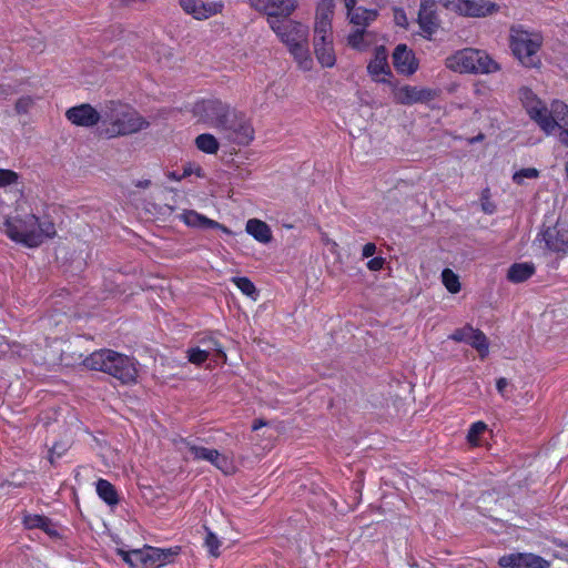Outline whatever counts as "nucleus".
<instances>
[{
	"label": "nucleus",
	"instance_id": "nucleus-1",
	"mask_svg": "<svg viewBox=\"0 0 568 568\" xmlns=\"http://www.w3.org/2000/svg\"><path fill=\"white\" fill-rule=\"evenodd\" d=\"M271 29L287 48L298 69L311 71L314 61L308 47V26L293 19L271 20Z\"/></svg>",
	"mask_w": 568,
	"mask_h": 568
},
{
	"label": "nucleus",
	"instance_id": "nucleus-2",
	"mask_svg": "<svg viewBox=\"0 0 568 568\" xmlns=\"http://www.w3.org/2000/svg\"><path fill=\"white\" fill-rule=\"evenodd\" d=\"M4 233L14 242L37 247L55 235L54 223L32 213H17L4 221Z\"/></svg>",
	"mask_w": 568,
	"mask_h": 568
},
{
	"label": "nucleus",
	"instance_id": "nucleus-3",
	"mask_svg": "<svg viewBox=\"0 0 568 568\" xmlns=\"http://www.w3.org/2000/svg\"><path fill=\"white\" fill-rule=\"evenodd\" d=\"M148 125L149 122L129 104L111 102L102 111L101 133L108 138L133 134Z\"/></svg>",
	"mask_w": 568,
	"mask_h": 568
},
{
	"label": "nucleus",
	"instance_id": "nucleus-4",
	"mask_svg": "<svg viewBox=\"0 0 568 568\" xmlns=\"http://www.w3.org/2000/svg\"><path fill=\"white\" fill-rule=\"evenodd\" d=\"M83 364L90 369L108 373L123 383L134 382L138 376L135 361L112 349L93 352Z\"/></svg>",
	"mask_w": 568,
	"mask_h": 568
},
{
	"label": "nucleus",
	"instance_id": "nucleus-5",
	"mask_svg": "<svg viewBox=\"0 0 568 568\" xmlns=\"http://www.w3.org/2000/svg\"><path fill=\"white\" fill-rule=\"evenodd\" d=\"M544 43L541 32L526 29L521 26L511 27L509 31V48L518 62L529 69L541 65L539 51Z\"/></svg>",
	"mask_w": 568,
	"mask_h": 568
},
{
	"label": "nucleus",
	"instance_id": "nucleus-6",
	"mask_svg": "<svg viewBox=\"0 0 568 568\" xmlns=\"http://www.w3.org/2000/svg\"><path fill=\"white\" fill-rule=\"evenodd\" d=\"M445 65L453 72L469 74H489L500 70V65L486 51L465 48L449 54Z\"/></svg>",
	"mask_w": 568,
	"mask_h": 568
},
{
	"label": "nucleus",
	"instance_id": "nucleus-7",
	"mask_svg": "<svg viewBox=\"0 0 568 568\" xmlns=\"http://www.w3.org/2000/svg\"><path fill=\"white\" fill-rule=\"evenodd\" d=\"M178 554V549L143 547L133 550H119L121 558L131 568H159L166 565L173 556Z\"/></svg>",
	"mask_w": 568,
	"mask_h": 568
},
{
	"label": "nucleus",
	"instance_id": "nucleus-8",
	"mask_svg": "<svg viewBox=\"0 0 568 568\" xmlns=\"http://www.w3.org/2000/svg\"><path fill=\"white\" fill-rule=\"evenodd\" d=\"M234 110L226 103L207 99L197 101L193 106V114L197 121L222 132L230 123V116Z\"/></svg>",
	"mask_w": 568,
	"mask_h": 568
},
{
	"label": "nucleus",
	"instance_id": "nucleus-9",
	"mask_svg": "<svg viewBox=\"0 0 568 568\" xmlns=\"http://www.w3.org/2000/svg\"><path fill=\"white\" fill-rule=\"evenodd\" d=\"M175 446L185 459L210 462L224 474H231L234 470L232 459L215 449L196 446L183 438L176 440Z\"/></svg>",
	"mask_w": 568,
	"mask_h": 568
},
{
	"label": "nucleus",
	"instance_id": "nucleus-10",
	"mask_svg": "<svg viewBox=\"0 0 568 568\" xmlns=\"http://www.w3.org/2000/svg\"><path fill=\"white\" fill-rule=\"evenodd\" d=\"M518 97L529 116L545 133H550L555 128V122L550 119L552 115V102L548 109L532 90L526 87L519 89Z\"/></svg>",
	"mask_w": 568,
	"mask_h": 568
},
{
	"label": "nucleus",
	"instance_id": "nucleus-11",
	"mask_svg": "<svg viewBox=\"0 0 568 568\" xmlns=\"http://www.w3.org/2000/svg\"><path fill=\"white\" fill-rule=\"evenodd\" d=\"M447 10L460 16L484 18L498 12L499 7L490 0H440Z\"/></svg>",
	"mask_w": 568,
	"mask_h": 568
},
{
	"label": "nucleus",
	"instance_id": "nucleus-12",
	"mask_svg": "<svg viewBox=\"0 0 568 568\" xmlns=\"http://www.w3.org/2000/svg\"><path fill=\"white\" fill-rule=\"evenodd\" d=\"M367 73L376 83L393 84V72L388 63V52L384 45L374 49L373 57L367 63Z\"/></svg>",
	"mask_w": 568,
	"mask_h": 568
},
{
	"label": "nucleus",
	"instance_id": "nucleus-13",
	"mask_svg": "<svg viewBox=\"0 0 568 568\" xmlns=\"http://www.w3.org/2000/svg\"><path fill=\"white\" fill-rule=\"evenodd\" d=\"M392 88L393 99L399 104H415L418 102H428L436 97V91L425 87L398 85L396 82L389 85Z\"/></svg>",
	"mask_w": 568,
	"mask_h": 568
},
{
	"label": "nucleus",
	"instance_id": "nucleus-14",
	"mask_svg": "<svg viewBox=\"0 0 568 568\" xmlns=\"http://www.w3.org/2000/svg\"><path fill=\"white\" fill-rule=\"evenodd\" d=\"M252 8L267 16V22L271 27V20H282L288 18L297 8L296 0H248Z\"/></svg>",
	"mask_w": 568,
	"mask_h": 568
},
{
	"label": "nucleus",
	"instance_id": "nucleus-15",
	"mask_svg": "<svg viewBox=\"0 0 568 568\" xmlns=\"http://www.w3.org/2000/svg\"><path fill=\"white\" fill-rule=\"evenodd\" d=\"M229 120L230 123L221 132L224 133L227 139L241 144H247L253 140L254 130L241 113L234 110Z\"/></svg>",
	"mask_w": 568,
	"mask_h": 568
},
{
	"label": "nucleus",
	"instance_id": "nucleus-16",
	"mask_svg": "<svg viewBox=\"0 0 568 568\" xmlns=\"http://www.w3.org/2000/svg\"><path fill=\"white\" fill-rule=\"evenodd\" d=\"M501 568H549L550 564L531 552H511L498 559Z\"/></svg>",
	"mask_w": 568,
	"mask_h": 568
},
{
	"label": "nucleus",
	"instance_id": "nucleus-17",
	"mask_svg": "<svg viewBox=\"0 0 568 568\" xmlns=\"http://www.w3.org/2000/svg\"><path fill=\"white\" fill-rule=\"evenodd\" d=\"M435 9V0H420L417 21L422 30V36L426 39H432L439 29V20Z\"/></svg>",
	"mask_w": 568,
	"mask_h": 568
},
{
	"label": "nucleus",
	"instance_id": "nucleus-18",
	"mask_svg": "<svg viewBox=\"0 0 568 568\" xmlns=\"http://www.w3.org/2000/svg\"><path fill=\"white\" fill-rule=\"evenodd\" d=\"M65 118L74 125L78 126H93L100 123L102 129V113L98 112L90 104H80L72 106L65 112Z\"/></svg>",
	"mask_w": 568,
	"mask_h": 568
},
{
	"label": "nucleus",
	"instance_id": "nucleus-19",
	"mask_svg": "<svg viewBox=\"0 0 568 568\" xmlns=\"http://www.w3.org/2000/svg\"><path fill=\"white\" fill-rule=\"evenodd\" d=\"M393 64L399 74L413 75L419 68V61L414 51L406 44H398L393 52Z\"/></svg>",
	"mask_w": 568,
	"mask_h": 568
},
{
	"label": "nucleus",
	"instance_id": "nucleus-20",
	"mask_svg": "<svg viewBox=\"0 0 568 568\" xmlns=\"http://www.w3.org/2000/svg\"><path fill=\"white\" fill-rule=\"evenodd\" d=\"M183 10L197 20L209 19L223 9L221 1L180 0Z\"/></svg>",
	"mask_w": 568,
	"mask_h": 568
},
{
	"label": "nucleus",
	"instance_id": "nucleus-21",
	"mask_svg": "<svg viewBox=\"0 0 568 568\" xmlns=\"http://www.w3.org/2000/svg\"><path fill=\"white\" fill-rule=\"evenodd\" d=\"M547 248L555 252H564L568 248V227L562 223L547 227L540 234Z\"/></svg>",
	"mask_w": 568,
	"mask_h": 568
},
{
	"label": "nucleus",
	"instance_id": "nucleus-22",
	"mask_svg": "<svg viewBox=\"0 0 568 568\" xmlns=\"http://www.w3.org/2000/svg\"><path fill=\"white\" fill-rule=\"evenodd\" d=\"M550 119L555 122V128L547 135L558 134L559 141L568 146V106L559 100L552 101V115Z\"/></svg>",
	"mask_w": 568,
	"mask_h": 568
},
{
	"label": "nucleus",
	"instance_id": "nucleus-23",
	"mask_svg": "<svg viewBox=\"0 0 568 568\" xmlns=\"http://www.w3.org/2000/svg\"><path fill=\"white\" fill-rule=\"evenodd\" d=\"M180 219L187 226H191V227L217 229V230H221L222 232H224L225 234H231V231L226 226H224V225L220 224L219 222L213 221L193 210L184 211L183 213H181Z\"/></svg>",
	"mask_w": 568,
	"mask_h": 568
},
{
	"label": "nucleus",
	"instance_id": "nucleus-24",
	"mask_svg": "<svg viewBox=\"0 0 568 568\" xmlns=\"http://www.w3.org/2000/svg\"><path fill=\"white\" fill-rule=\"evenodd\" d=\"M314 53L323 68H333L336 63V54L333 39L313 40Z\"/></svg>",
	"mask_w": 568,
	"mask_h": 568
},
{
	"label": "nucleus",
	"instance_id": "nucleus-25",
	"mask_svg": "<svg viewBox=\"0 0 568 568\" xmlns=\"http://www.w3.org/2000/svg\"><path fill=\"white\" fill-rule=\"evenodd\" d=\"M245 231L262 244L270 243L273 237L271 227L264 221L258 219H250L246 222Z\"/></svg>",
	"mask_w": 568,
	"mask_h": 568
},
{
	"label": "nucleus",
	"instance_id": "nucleus-26",
	"mask_svg": "<svg viewBox=\"0 0 568 568\" xmlns=\"http://www.w3.org/2000/svg\"><path fill=\"white\" fill-rule=\"evenodd\" d=\"M195 346L205 351V354L216 362L219 358H222L224 362L226 361V354L224 353L222 345L211 335L200 338Z\"/></svg>",
	"mask_w": 568,
	"mask_h": 568
},
{
	"label": "nucleus",
	"instance_id": "nucleus-27",
	"mask_svg": "<svg viewBox=\"0 0 568 568\" xmlns=\"http://www.w3.org/2000/svg\"><path fill=\"white\" fill-rule=\"evenodd\" d=\"M535 273L532 263H515L508 270L507 277L510 282L520 283L528 280Z\"/></svg>",
	"mask_w": 568,
	"mask_h": 568
},
{
	"label": "nucleus",
	"instance_id": "nucleus-28",
	"mask_svg": "<svg viewBox=\"0 0 568 568\" xmlns=\"http://www.w3.org/2000/svg\"><path fill=\"white\" fill-rule=\"evenodd\" d=\"M347 18L351 23L365 28L376 20L377 11L373 9L357 7L353 12H348Z\"/></svg>",
	"mask_w": 568,
	"mask_h": 568
},
{
	"label": "nucleus",
	"instance_id": "nucleus-29",
	"mask_svg": "<svg viewBox=\"0 0 568 568\" xmlns=\"http://www.w3.org/2000/svg\"><path fill=\"white\" fill-rule=\"evenodd\" d=\"M95 490L98 496L108 505L114 506L119 503L118 493L110 481L99 479L95 484Z\"/></svg>",
	"mask_w": 568,
	"mask_h": 568
},
{
	"label": "nucleus",
	"instance_id": "nucleus-30",
	"mask_svg": "<svg viewBox=\"0 0 568 568\" xmlns=\"http://www.w3.org/2000/svg\"><path fill=\"white\" fill-rule=\"evenodd\" d=\"M372 41V33L365 31L364 28L357 29L348 34L347 44L356 50L365 51L368 49Z\"/></svg>",
	"mask_w": 568,
	"mask_h": 568
},
{
	"label": "nucleus",
	"instance_id": "nucleus-31",
	"mask_svg": "<svg viewBox=\"0 0 568 568\" xmlns=\"http://www.w3.org/2000/svg\"><path fill=\"white\" fill-rule=\"evenodd\" d=\"M195 145L200 151L206 154H215L220 149L216 138L210 133H202L196 136Z\"/></svg>",
	"mask_w": 568,
	"mask_h": 568
},
{
	"label": "nucleus",
	"instance_id": "nucleus-32",
	"mask_svg": "<svg viewBox=\"0 0 568 568\" xmlns=\"http://www.w3.org/2000/svg\"><path fill=\"white\" fill-rule=\"evenodd\" d=\"M540 176V171L536 168H523L514 172L511 180L519 186L527 185L528 180H537Z\"/></svg>",
	"mask_w": 568,
	"mask_h": 568
},
{
	"label": "nucleus",
	"instance_id": "nucleus-33",
	"mask_svg": "<svg viewBox=\"0 0 568 568\" xmlns=\"http://www.w3.org/2000/svg\"><path fill=\"white\" fill-rule=\"evenodd\" d=\"M334 9V0H320L316 6L315 20L332 22Z\"/></svg>",
	"mask_w": 568,
	"mask_h": 568
},
{
	"label": "nucleus",
	"instance_id": "nucleus-34",
	"mask_svg": "<svg viewBox=\"0 0 568 568\" xmlns=\"http://www.w3.org/2000/svg\"><path fill=\"white\" fill-rule=\"evenodd\" d=\"M186 357L190 363H192L196 366H200V365L204 364L205 362H209V364L206 365L207 368L212 367V362L216 363V361H214L207 354H205V351L197 348L195 345L191 346L186 351Z\"/></svg>",
	"mask_w": 568,
	"mask_h": 568
},
{
	"label": "nucleus",
	"instance_id": "nucleus-35",
	"mask_svg": "<svg viewBox=\"0 0 568 568\" xmlns=\"http://www.w3.org/2000/svg\"><path fill=\"white\" fill-rule=\"evenodd\" d=\"M442 282L452 294H457L462 288L459 276L450 268H445L442 272Z\"/></svg>",
	"mask_w": 568,
	"mask_h": 568
},
{
	"label": "nucleus",
	"instance_id": "nucleus-36",
	"mask_svg": "<svg viewBox=\"0 0 568 568\" xmlns=\"http://www.w3.org/2000/svg\"><path fill=\"white\" fill-rule=\"evenodd\" d=\"M473 339L470 341V346H473L480 355L481 358L486 357L489 353V344L486 335L479 331L475 329Z\"/></svg>",
	"mask_w": 568,
	"mask_h": 568
},
{
	"label": "nucleus",
	"instance_id": "nucleus-37",
	"mask_svg": "<svg viewBox=\"0 0 568 568\" xmlns=\"http://www.w3.org/2000/svg\"><path fill=\"white\" fill-rule=\"evenodd\" d=\"M232 282L236 285V287L247 297L256 301L257 292L256 287L251 280L247 277H233Z\"/></svg>",
	"mask_w": 568,
	"mask_h": 568
},
{
	"label": "nucleus",
	"instance_id": "nucleus-38",
	"mask_svg": "<svg viewBox=\"0 0 568 568\" xmlns=\"http://www.w3.org/2000/svg\"><path fill=\"white\" fill-rule=\"evenodd\" d=\"M333 39L332 22L327 21H314V40H327Z\"/></svg>",
	"mask_w": 568,
	"mask_h": 568
},
{
	"label": "nucleus",
	"instance_id": "nucleus-39",
	"mask_svg": "<svg viewBox=\"0 0 568 568\" xmlns=\"http://www.w3.org/2000/svg\"><path fill=\"white\" fill-rule=\"evenodd\" d=\"M475 329L476 328H474L473 326L466 325V326H464L462 328L456 329L449 336V338L455 341V342H465L467 344H470V341L473 339V336L475 335L474 334Z\"/></svg>",
	"mask_w": 568,
	"mask_h": 568
},
{
	"label": "nucleus",
	"instance_id": "nucleus-40",
	"mask_svg": "<svg viewBox=\"0 0 568 568\" xmlns=\"http://www.w3.org/2000/svg\"><path fill=\"white\" fill-rule=\"evenodd\" d=\"M204 544H205V547L207 548L211 556L216 558L221 555V552H220L221 540L211 530L206 531V537H205Z\"/></svg>",
	"mask_w": 568,
	"mask_h": 568
},
{
	"label": "nucleus",
	"instance_id": "nucleus-41",
	"mask_svg": "<svg viewBox=\"0 0 568 568\" xmlns=\"http://www.w3.org/2000/svg\"><path fill=\"white\" fill-rule=\"evenodd\" d=\"M486 428H487V426L483 422L474 423L470 426V428L468 430V435H467V439H468L469 444H471L474 446L478 445L479 437L481 434H484Z\"/></svg>",
	"mask_w": 568,
	"mask_h": 568
},
{
	"label": "nucleus",
	"instance_id": "nucleus-42",
	"mask_svg": "<svg viewBox=\"0 0 568 568\" xmlns=\"http://www.w3.org/2000/svg\"><path fill=\"white\" fill-rule=\"evenodd\" d=\"M183 176L184 179L185 178H190L192 175L196 176V178H204V172H203V169L201 168L200 164L195 163V162H187L184 164L183 166Z\"/></svg>",
	"mask_w": 568,
	"mask_h": 568
},
{
	"label": "nucleus",
	"instance_id": "nucleus-43",
	"mask_svg": "<svg viewBox=\"0 0 568 568\" xmlns=\"http://www.w3.org/2000/svg\"><path fill=\"white\" fill-rule=\"evenodd\" d=\"M18 174L11 170L0 169V187L17 183Z\"/></svg>",
	"mask_w": 568,
	"mask_h": 568
},
{
	"label": "nucleus",
	"instance_id": "nucleus-44",
	"mask_svg": "<svg viewBox=\"0 0 568 568\" xmlns=\"http://www.w3.org/2000/svg\"><path fill=\"white\" fill-rule=\"evenodd\" d=\"M34 105V99L32 97H22L16 103V111L18 113H28Z\"/></svg>",
	"mask_w": 568,
	"mask_h": 568
},
{
	"label": "nucleus",
	"instance_id": "nucleus-45",
	"mask_svg": "<svg viewBox=\"0 0 568 568\" xmlns=\"http://www.w3.org/2000/svg\"><path fill=\"white\" fill-rule=\"evenodd\" d=\"M43 517L44 516L27 514L23 517V525L28 529L39 528L41 523H43Z\"/></svg>",
	"mask_w": 568,
	"mask_h": 568
},
{
	"label": "nucleus",
	"instance_id": "nucleus-46",
	"mask_svg": "<svg viewBox=\"0 0 568 568\" xmlns=\"http://www.w3.org/2000/svg\"><path fill=\"white\" fill-rule=\"evenodd\" d=\"M481 210L487 214H493L496 210V205L490 201L489 190H485L480 197Z\"/></svg>",
	"mask_w": 568,
	"mask_h": 568
},
{
	"label": "nucleus",
	"instance_id": "nucleus-47",
	"mask_svg": "<svg viewBox=\"0 0 568 568\" xmlns=\"http://www.w3.org/2000/svg\"><path fill=\"white\" fill-rule=\"evenodd\" d=\"M394 22L396 26L402 27L404 29L408 28L409 21L406 16V12L402 8L394 9Z\"/></svg>",
	"mask_w": 568,
	"mask_h": 568
},
{
	"label": "nucleus",
	"instance_id": "nucleus-48",
	"mask_svg": "<svg viewBox=\"0 0 568 568\" xmlns=\"http://www.w3.org/2000/svg\"><path fill=\"white\" fill-rule=\"evenodd\" d=\"M509 382L505 377H500L496 382V388L498 393L501 395L503 398L509 399L510 398V392H509Z\"/></svg>",
	"mask_w": 568,
	"mask_h": 568
},
{
	"label": "nucleus",
	"instance_id": "nucleus-49",
	"mask_svg": "<svg viewBox=\"0 0 568 568\" xmlns=\"http://www.w3.org/2000/svg\"><path fill=\"white\" fill-rule=\"evenodd\" d=\"M39 529L51 537L58 536V527L47 517H43V523H41Z\"/></svg>",
	"mask_w": 568,
	"mask_h": 568
},
{
	"label": "nucleus",
	"instance_id": "nucleus-50",
	"mask_svg": "<svg viewBox=\"0 0 568 568\" xmlns=\"http://www.w3.org/2000/svg\"><path fill=\"white\" fill-rule=\"evenodd\" d=\"M384 264H385V258H383L381 256L373 257L372 260H369L367 262V268L376 272V271L382 270Z\"/></svg>",
	"mask_w": 568,
	"mask_h": 568
},
{
	"label": "nucleus",
	"instance_id": "nucleus-51",
	"mask_svg": "<svg viewBox=\"0 0 568 568\" xmlns=\"http://www.w3.org/2000/svg\"><path fill=\"white\" fill-rule=\"evenodd\" d=\"M67 450V446L63 444H54L50 449V462L53 463L54 457H61Z\"/></svg>",
	"mask_w": 568,
	"mask_h": 568
},
{
	"label": "nucleus",
	"instance_id": "nucleus-52",
	"mask_svg": "<svg viewBox=\"0 0 568 568\" xmlns=\"http://www.w3.org/2000/svg\"><path fill=\"white\" fill-rule=\"evenodd\" d=\"M375 252H376V245L374 243H366L363 246L362 254H363V257H371L375 254Z\"/></svg>",
	"mask_w": 568,
	"mask_h": 568
},
{
	"label": "nucleus",
	"instance_id": "nucleus-53",
	"mask_svg": "<svg viewBox=\"0 0 568 568\" xmlns=\"http://www.w3.org/2000/svg\"><path fill=\"white\" fill-rule=\"evenodd\" d=\"M343 1L345 4V8L347 10V13L353 12L357 8L356 7L357 0H343Z\"/></svg>",
	"mask_w": 568,
	"mask_h": 568
},
{
	"label": "nucleus",
	"instance_id": "nucleus-54",
	"mask_svg": "<svg viewBox=\"0 0 568 568\" xmlns=\"http://www.w3.org/2000/svg\"><path fill=\"white\" fill-rule=\"evenodd\" d=\"M166 176L172 180V181H181L182 179H184L183 174H178L176 172H169L166 174Z\"/></svg>",
	"mask_w": 568,
	"mask_h": 568
},
{
	"label": "nucleus",
	"instance_id": "nucleus-55",
	"mask_svg": "<svg viewBox=\"0 0 568 568\" xmlns=\"http://www.w3.org/2000/svg\"><path fill=\"white\" fill-rule=\"evenodd\" d=\"M264 425H265V423H264L263 420H256V422L253 424L252 428H253V430H257V429H260L261 427H263Z\"/></svg>",
	"mask_w": 568,
	"mask_h": 568
}]
</instances>
